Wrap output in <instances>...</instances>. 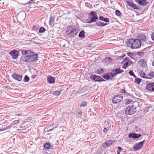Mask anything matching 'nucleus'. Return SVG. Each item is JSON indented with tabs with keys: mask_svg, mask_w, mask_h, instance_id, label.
Segmentation results:
<instances>
[{
	"mask_svg": "<svg viewBox=\"0 0 154 154\" xmlns=\"http://www.w3.org/2000/svg\"><path fill=\"white\" fill-rule=\"evenodd\" d=\"M121 92L122 93L125 94L126 93V91L124 89H122L121 90Z\"/></svg>",
	"mask_w": 154,
	"mask_h": 154,
	"instance_id": "45",
	"label": "nucleus"
},
{
	"mask_svg": "<svg viewBox=\"0 0 154 154\" xmlns=\"http://www.w3.org/2000/svg\"><path fill=\"white\" fill-rule=\"evenodd\" d=\"M144 141L139 142L135 144L133 147V149L134 151H136L140 149L143 146Z\"/></svg>",
	"mask_w": 154,
	"mask_h": 154,
	"instance_id": "8",
	"label": "nucleus"
},
{
	"mask_svg": "<svg viewBox=\"0 0 154 154\" xmlns=\"http://www.w3.org/2000/svg\"><path fill=\"white\" fill-rule=\"evenodd\" d=\"M51 147V145L49 143H46L44 145V147L45 149H48Z\"/></svg>",
	"mask_w": 154,
	"mask_h": 154,
	"instance_id": "22",
	"label": "nucleus"
},
{
	"mask_svg": "<svg viewBox=\"0 0 154 154\" xmlns=\"http://www.w3.org/2000/svg\"><path fill=\"white\" fill-rule=\"evenodd\" d=\"M19 53L18 51L14 50L11 51L9 54L13 59H16L18 57Z\"/></svg>",
	"mask_w": 154,
	"mask_h": 154,
	"instance_id": "6",
	"label": "nucleus"
},
{
	"mask_svg": "<svg viewBox=\"0 0 154 154\" xmlns=\"http://www.w3.org/2000/svg\"><path fill=\"white\" fill-rule=\"evenodd\" d=\"M137 54L140 56H143L144 54V53L143 52H139L137 53Z\"/></svg>",
	"mask_w": 154,
	"mask_h": 154,
	"instance_id": "40",
	"label": "nucleus"
},
{
	"mask_svg": "<svg viewBox=\"0 0 154 154\" xmlns=\"http://www.w3.org/2000/svg\"><path fill=\"white\" fill-rule=\"evenodd\" d=\"M136 111V108L134 105H131L127 107L125 110V113L127 115H131Z\"/></svg>",
	"mask_w": 154,
	"mask_h": 154,
	"instance_id": "4",
	"label": "nucleus"
},
{
	"mask_svg": "<svg viewBox=\"0 0 154 154\" xmlns=\"http://www.w3.org/2000/svg\"><path fill=\"white\" fill-rule=\"evenodd\" d=\"M141 81V79L140 78H135V79L134 80V82L136 83H137V84H140V82Z\"/></svg>",
	"mask_w": 154,
	"mask_h": 154,
	"instance_id": "29",
	"label": "nucleus"
},
{
	"mask_svg": "<svg viewBox=\"0 0 154 154\" xmlns=\"http://www.w3.org/2000/svg\"><path fill=\"white\" fill-rule=\"evenodd\" d=\"M15 116H21V115L20 114H16L15 115Z\"/></svg>",
	"mask_w": 154,
	"mask_h": 154,
	"instance_id": "48",
	"label": "nucleus"
},
{
	"mask_svg": "<svg viewBox=\"0 0 154 154\" xmlns=\"http://www.w3.org/2000/svg\"><path fill=\"white\" fill-rule=\"evenodd\" d=\"M148 79H150L154 77V72L153 71H150L148 75Z\"/></svg>",
	"mask_w": 154,
	"mask_h": 154,
	"instance_id": "24",
	"label": "nucleus"
},
{
	"mask_svg": "<svg viewBox=\"0 0 154 154\" xmlns=\"http://www.w3.org/2000/svg\"><path fill=\"white\" fill-rule=\"evenodd\" d=\"M116 14L117 16H120L122 15L121 13L120 12V11L119 10H116Z\"/></svg>",
	"mask_w": 154,
	"mask_h": 154,
	"instance_id": "33",
	"label": "nucleus"
},
{
	"mask_svg": "<svg viewBox=\"0 0 154 154\" xmlns=\"http://www.w3.org/2000/svg\"><path fill=\"white\" fill-rule=\"evenodd\" d=\"M1 125H0V128H1Z\"/></svg>",
	"mask_w": 154,
	"mask_h": 154,
	"instance_id": "51",
	"label": "nucleus"
},
{
	"mask_svg": "<svg viewBox=\"0 0 154 154\" xmlns=\"http://www.w3.org/2000/svg\"><path fill=\"white\" fill-rule=\"evenodd\" d=\"M128 55L131 58L134 59L135 57V55L131 52H129L127 53Z\"/></svg>",
	"mask_w": 154,
	"mask_h": 154,
	"instance_id": "26",
	"label": "nucleus"
},
{
	"mask_svg": "<svg viewBox=\"0 0 154 154\" xmlns=\"http://www.w3.org/2000/svg\"><path fill=\"white\" fill-rule=\"evenodd\" d=\"M105 59L106 60L109 61V62H111L112 60V59L109 57H107Z\"/></svg>",
	"mask_w": 154,
	"mask_h": 154,
	"instance_id": "42",
	"label": "nucleus"
},
{
	"mask_svg": "<svg viewBox=\"0 0 154 154\" xmlns=\"http://www.w3.org/2000/svg\"><path fill=\"white\" fill-rule=\"evenodd\" d=\"M140 75L141 77L143 78L148 79L149 78L148 77V75L144 72L141 71L140 73Z\"/></svg>",
	"mask_w": 154,
	"mask_h": 154,
	"instance_id": "20",
	"label": "nucleus"
},
{
	"mask_svg": "<svg viewBox=\"0 0 154 154\" xmlns=\"http://www.w3.org/2000/svg\"><path fill=\"white\" fill-rule=\"evenodd\" d=\"M12 126H13V125H12V124H10V125H9L8 127H6L5 128L0 129V131L6 130L10 128H11V127Z\"/></svg>",
	"mask_w": 154,
	"mask_h": 154,
	"instance_id": "28",
	"label": "nucleus"
},
{
	"mask_svg": "<svg viewBox=\"0 0 154 154\" xmlns=\"http://www.w3.org/2000/svg\"><path fill=\"white\" fill-rule=\"evenodd\" d=\"M151 38L152 40L154 41V32L152 33L151 35Z\"/></svg>",
	"mask_w": 154,
	"mask_h": 154,
	"instance_id": "44",
	"label": "nucleus"
},
{
	"mask_svg": "<svg viewBox=\"0 0 154 154\" xmlns=\"http://www.w3.org/2000/svg\"><path fill=\"white\" fill-rule=\"evenodd\" d=\"M99 19L104 21L108 22L109 21V19L108 18H105L102 16L99 17Z\"/></svg>",
	"mask_w": 154,
	"mask_h": 154,
	"instance_id": "23",
	"label": "nucleus"
},
{
	"mask_svg": "<svg viewBox=\"0 0 154 154\" xmlns=\"http://www.w3.org/2000/svg\"><path fill=\"white\" fill-rule=\"evenodd\" d=\"M122 63L124 64L123 68L126 69L130 66L133 62L128 57H125L123 60Z\"/></svg>",
	"mask_w": 154,
	"mask_h": 154,
	"instance_id": "5",
	"label": "nucleus"
},
{
	"mask_svg": "<svg viewBox=\"0 0 154 154\" xmlns=\"http://www.w3.org/2000/svg\"><path fill=\"white\" fill-rule=\"evenodd\" d=\"M118 150L117 151V152H120L121 150H122V149L121 147L120 146H119L118 147Z\"/></svg>",
	"mask_w": 154,
	"mask_h": 154,
	"instance_id": "43",
	"label": "nucleus"
},
{
	"mask_svg": "<svg viewBox=\"0 0 154 154\" xmlns=\"http://www.w3.org/2000/svg\"><path fill=\"white\" fill-rule=\"evenodd\" d=\"M77 33V31L75 28L72 27L69 34L72 36L74 37L75 36Z\"/></svg>",
	"mask_w": 154,
	"mask_h": 154,
	"instance_id": "16",
	"label": "nucleus"
},
{
	"mask_svg": "<svg viewBox=\"0 0 154 154\" xmlns=\"http://www.w3.org/2000/svg\"><path fill=\"white\" fill-rule=\"evenodd\" d=\"M115 142V140H109L104 143L103 144V146L104 147H106L111 145L112 143H114Z\"/></svg>",
	"mask_w": 154,
	"mask_h": 154,
	"instance_id": "13",
	"label": "nucleus"
},
{
	"mask_svg": "<svg viewBox=\"0 0 154 154\" xmlns=\"http://www.w3.org/2000/svg\"><path fill=\"white\" fill-rule=\"evenodd\" d=\"M137 39L139 41H145L146 39L145 35L144 34H142L138 35L137 36Z\"/></svg>",
	"mask_w": 154,
	"mask_h": 154,
	"instance_id": "14",
	"label": "nucleus"
},
{
	"mask_svg": "<svg viewBox=\"0 0 154 154\" xmlns=\"http://www.w3.org/2000/svg\"><path fill=\"white\" fill-rule=\"evenodd\" d=\"M103 72V69H100V68L98 69L97 70V73L98 74H100L102 72Z\"/></svg>",
	"mask_w": 154,
	"mask_h": 154,
	"instance_id": "41",
	"label": "nucleus"
},
{
	"mask_svg": "<svg viewBox=\"0 0 154 154\" xmlns=\"http://www.w3.org/2000/svg\"><path fill=\"white\" fill-rule=\"evenodd\" d=\"M90 78L91 79L94 80L96 82H103L105 81L100 76L96 75H91Z\"/></svg>",
	"mask_w": 154,
	"mask_h": 154,
	"instance_id": "9",
	"label": "nucleus"
},
{
	"mask_svg": "<svg viewBox=\"0 0 154 154\" xmlns=\"http://www.w3.org/2000/svg\"><path fill=\"white\" fill-rule=\"evenodd\" d=\"M126 2L128 5L134 9H137V5L131 2H129V0H126Z\"/></svg>",
	"mask_w": 154,
	"mask_h": 154,
	"instance_id": "18",
	"label": "nucleus"
},
{
	"mask_svg": "<svg viewBox=\"0 0 154 154\" xmlns=\"http://www.w3.org/2000/svg\"><path fill=\"white\" fill-rule=\"evenodd\" d=\"M21 53L23 55L21 60L27 63H30L38 60V54L30 50H22Z\"/></svg>",
	"mask_w": 154,
	"mask_h": 154,
	"instance_id": "1",
	"label": "nucleus"
},
{
	"mask_svg": "<svg viewBox=\"0 0 154 154\" xmlns=\"http://www.w3.org/2000/svg\"><path fill=\"white\" fill-rule=\"evenodd\" d=\"M141 136L140 134H137L135 133H131L129 134V137H132L133 138H137Z\"/></svg>",
	"mask_w": 154,
	"mask_h": 154,
	"instance_id": "17",
	"label": "nucleus"
},
{
	"mask_svg": "<svg viewBox=\"0 0 154 154\" xmlns=\"http://www.w3.org/2000/svg\"><path fill=\"white\" fill-rule=\"evenodd\" d=\"M111 129V128L110 127H108L107 128H105L103 130V132L105 133L106 132Z\"/></svg>",
	"mask_w": 154,
	"mask_h": 154,
	"instance_id": "30",
	"label": "nucleus"
},
{
	"mask_svg": "<svg viewBox=\"0 0 154 154\" xmlns=\"http://www.w3.org/2000/svg\"><path fill=\"white\" fill-rule=\"evenodd\" d=\"M152 65L153 66H154V60L153 61L152 63Z\"/></svg>",
	"mask_w": 154,
	"mask_h": 154,
	"instance_id": "49",
	"label": "nucleus"
},
{
	"mask_svg": "<svg viewBox=\"0 0 154 154\" xmlns=\"http://www.w3.org/2000/svg\"><path fill=\"white\" fill-rule=\"evenodd\" d=\"M97 13L96 12L94 11H91L88 14V21L86 23H91L95 22L96 20L98 19Z\"/></svg>",
	"mask_w": 154,
	"mask_h": 154,
	"instance_id": "3",
	"label": "nucleus"
},
{
	"mask_svg": "<svg viewBox=\"0 0 154 154\" xmlns=\"http://www.w3.org/2000/svg\"><path fill=\"white\" fill-rule=\"evenodd\" d=\"M146 89L149 91L154 92V82L147 84L146 86Z\"/></svg>",
	"mask_w": 154,
	"mask_h": 154,
	"instance_id": "11",
	"label": "nucleus"
},
{
	"mask_svg": "<svg viewBox=\"0 0 154 154\" xmlns=\"http://www.w3.org/2000/svg\"><path fill=\"white\" fill-rule=\"evenodd\" d=\"M82 112L80 111L79 112L78 114L81 115H82Z\"/></svg>",
	"mask_w": 154,
	"mask_h": 154,
	"instance_id": "46",
	"label": "nucleus"
},
{
	"mask_svg": "<svg viewBox=\"0 0 154 154\" xmlns=\"http://www.w3.org/2000/svg\"><path fill=\"white\" fill-rule=\"evenodd\" d=\"M103 27L104 26H106V25H107V23H103Z\"/></svg>",
	"mask_w": 154,
	"mask_h": 154,
	"instance_id": "47",
	"label": "nucleus"
},
{
	"mask_svg": "<svg viewBox=\"0 0 154 154\" xmlns=\"http://www.w3.org/2000/svg\"><path fill=\"white\" fill-rule=\"evenodd\" d=\"M123 98V96L120 94L116 96L112 99V102L113 103H117L121 101Z\"/></svg>",
	"mask_w": 154,
	"mask_h": 154,
	"instance_id": "7",
	"label": "nucleus"
},
{
	"mask_svg": "<svg viewBox=\"0 0 154 154\" xmlns=\"http://www.w3.org/2000/svg\"><path fill=\"white\" fill-rule=\"evenodd\" d=\"M19 122V120H17L14 121L11 123L13 126L18 124Z\"/></svg>",
	"mask_w": 154,
	"mask_h": 154,
	"instance_id": "32",
	"label": "nucleus"
},
{
	"mask_svg": "<svg viewBox=\"0 0 154 154\" xmlns=\"http://www.w3.org/2000/svg\"><path fill=\"white\" fill-rule=\"evenodd\" d=\"M47 80L48 82L50 83H53L55 81L54 78L51 76L48 77L47 78Z\"/></svg>",
	"mask_w": 154,
	"mask_h": 154,
	"instance_id": "21",
	"label": "nucleus"
},
{
	"mask_svg": "<svg viewBox=\"0 0 154 154\" xmlns=\"http://www.w3.org/2000/svg\"><path fill=\"white\" fill-rule=\"evenodd\" d=\"M30 79L29 77L27 75L25 76L24 80L23 82H28L29 80Z\"/></svg>",
	"mask_w": 154,
	"mask_h": 154,
	"instance_id": "27",
	"label": "nucleus"
},
{
	"mask_svg": "<svg viewBox=\"0 0 154 154\" xmlns=\"http://www.w3.org/2000/svg\"><path fill=\"white\" fill-rule=\"evenodd\" d=\"M87 104V103L86 102H82L80 104V106L82 107L86 106Z\"/></svg>",
	"mask_w": 154,
	"mask_h": 154,
	"instance_id": "35",
	"label": "nucleus"
},
{
	"mask_svg": "<svg viewBox=\"0 0 154 154\" xmlns=\"http://www.w3.org/2000/svg\"><path fill=\"white\" fill-rule=\"evenodd\" d=\"M61 93V91H56L53 92V94L54 95L58 96Z\"/></svg>",
	"mask_w": 154,
	"mask_h": 154,
	"instance_id": "31",
	"label": "nucleus"
},
{
	"mask_svg": "<svg viewBox=\"0 0 154 154\" xmlns=\"http://www.w3.org/2000/svg\"><path fill=\"white\" fill-rule=\"evenodd\" d=\"M129 74L130 75H131L134 76L135 78H136V76L134 74L133 71L132 70H131L129 72Z\"/></svg>",
	"mask_w": 154,
	"mask_h": 154,
	"instance_id": "39",
	"label": "nucleus"
},
{
	"mask_svg": "<svg viewBox=\"0 0 154 154\" xmlns=\"http://www.w3.org/2000/svg\"><path fill=\"white\" fill-rule=\"evenodd\" d=\"M45 30H46L44 27H41L39 29V32L40 33H43Z\"/></svg>",
	"mask_w": 154,
	"mask_h": 154,
	"instance_id": "34",
	"label": "nucleus"
},
{
	"mask_svg": "<svg viewBox=\"0 0 154 154\" xmlns=\"http://www.w3.org/2000/svg\"><path fill=\"white\" fill-rule=\"evenodd\" d=\"M11 77L14 79L19 82H20L22 80V75L14 73L12 75Z\"/></svg>",
	"mask_w": 154,
	"mask_h": 154,
	"instance_id": "12",
	"label": "nucleus"
},
{
	"mask_svg": "<svg viewBox=\"0 0 154 154\" xmlns=\"http://www.w3.org/2000/svg\"><path fill=\"white\" fill-rule=\"evenodd\" d=\"M123 70H122V69L120 68H118L113 70V72L114 73V74H115V75H116L118 74L122 73V72H123Z\"/></svg>",
	"mask_w": 154,
	"mask_h": 154,
	"instance_id": "19",
	"label": "nucleus"
},
{
	"mask_svg": "<svg viewBox=\"0 0 154 154\" xmlns=\"http://www.w3.org/2000/svg\"><path fill=\"white\" fill-rule=\"evenodd\" d=\"M114 74L112 73H109L106 75H103L102 77L107 80H111L113 79Z\"/></svg>",
	"mask_w": 154,
	"mask_h": 154,
	"instance_id": "10",
	"label": "nucleus"
},
{
	"mask_svg": "<svg viewBox=\"0 0 154 154\" xmlns=\"http://www.w3.org/2000/svg\"><path fill=\"white\" fill-rule=\"evenodd\" d=\"M79 37L83 38L85 37V32L83 30L81 31L79 34Z\"/></svg>",
	"mask_w": 154,
	"mask_h": 154,
	"instance_id": "25",
	"label": "nucleus"
},
{
	"mask_svg": "<svg viewBox=\"0 0 154 154\" xmlns=\"http://www.w3.org/2000/svg\"><path fill=\"white\" fill-rule=\"evenodd\" d=\"M143 62V64H141V65L143 67H145L146 66V62L143 60H141V62Z\"/></svg>",
	"mask_w": 154,
	"mask_h": 154,
	"instance_id": "37",
	"label": "nucleus"
},
{
	"mask_svg": "<svg viewBox=\"0 0 154 154\" xmlns=\"http://www.w3.org/2000/svg\"><path fill=\"white\" fill-rule=\"evenodd\" d=\"M117 152V154H120V152Z\"/></svg>",
	"mask_w": 154,
	"mask_h": 154,
	"instance_id": "50",
	"label": "nucleus"
},
{
	"mask_svg": "<svg viewBox=\"0 0 154 154\" xmlns=\"http://www.w3.org/2000/svg\"><path fill=\"white\" fill-rule=\"evenodd\" d=\"M135 2L142 6H144L149 2L146 0H135Z\"/></svg>",
	"mask_w": 154,
	"mask_h": 154,
	"instance_id": "15",
	"label": "nucleus"
},
{
	"mask_svg": "<svg viewBox=\"0 0 154 154\" xmlns=\"http://www.w3.org/2000/svg\"><path fill=\"white\" fill-rule=\"evenodd\" d=\"M54 18L53 17H51L50 18V20L49 22L50 25H52L54 22Z\"/></svg>",
	"mask_w": 154,
	"mask_h": 154,
	"instance_id": "36",
	"label": "nucleus"
},
{
	"mask_svg": "<svg viewBox=\"0 0 154 154\" xmlns=\"http://www.w3.org/2000/svg\"><path fill=\"white\" fill-rule=\"evenodd\" d=\"M127 44L129 47L132 49H137L141 47L142 42L137 39L131 38L128 40Z\"/></svg>",
	"mask_w": 154,
	"mask_h": 154,
	"instance_id": "2",
	"label": "nucleus"
},
{
	"mask_svg": "<svg viewBox=\"0 0 154 154\" xmlns=\"http://www.w3.org/2000/svg\"><path fill=\"white\" fill-rule=\"evenodd\" d=\"M103 23L100 22H97L96 23V25L98 26L103 27Z\"/></svg>",
	"mask_w": 154,
	"mask_h": 154,
	"instance_id": "38",
	"label": "nucleus"
}]
</instances>
